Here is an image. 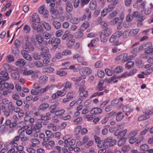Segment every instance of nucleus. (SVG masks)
I'll list each match as a JSON object with an SVG mask.
<instances>
[{
  "label": "nucleus",
  "mask_w": 153,
  "mask_h": 153,
  "mask_svg": "<svg viewBox=\"0 0 153 153\" xmlns=\"http://www.w3.org/2000/svg\"><path fill=\"white\" fill-rule=\"evenodd\" d=\"M11 76L13 79L15 80H18L19 79V74L18 72H15L12 73Z\"/></svg>",
  "instance_id": "37998d69"
},
{
  "label": "nucleus",
  "mask_w": 153,
  "mask_h": 153,
  "mask_svg": "<svg viewBox=\"0 0 153 153\" xmlns=\"http://www.w3.org/2000/svg\"><path fill=\"white\" fill-rule=\"evenodd\" d=\"M144 139V137L143 136L140 137L137 140V142L135 144L136 146H139L141 143L143 142Z\"/></svg>",
  "instance_id": "6e6d98bb"
},
{
  "label": "nucleus",
  "mask_w": 153,
  "mask_h": 153,
  "mask_svg": "<svg viewBox=\"0 0 153 153\" xmlns=\"http://www.w3.org/2000/svg\"><path fill=\"white\" fill-rule=\"evenodd\" d=\"M74 36L73 34H70L69 31L66 30L64 33V34L62 37V39L63 40H69L72 39Z\"/></svg>",
  "instance_id": "0eeeda50"
},
{
  "label": "nucleus",
  "mask_w": 153,
  "mask_h": 153,
  "mask_svg": "<svg viewBox=\"0 0 153 153\" xmlns=\"http://www.w3.org/2000/svg\"><path fill=\"white\" fill-rule=\"evenodd\" d=\"M114 3H113V4H109L108 5V7L105 9V10H107L108 12H110L114 10Z\"/></svg>",
  "instance_id": "13d9d810"
},
{
  "label": "nucleus",
  "mask_w": 153,
  "mask_h": 153,
  "mask_svg": "<svg viewBox=\"0 0 153 153\" xmlns=\"http://www.w3.org/2000/svg\"><path fill=\"white\" fill-rule=\"evenodd\" d=\"M134 63L133 62H128L126 65V67L127 69H129L134 66Z\"/></svg>",
  "instance_id": "ea45409f"
},
{
  "label": "nucleus",
  "mask_w": 153,
  "mask_h": 153,
  "mask_svg": "<svg viewBox=\"0 0 153 153\" xmlns=\"http://www.w3.org/2000/svg\"><path fill=\"white\" fill-rule=\"evenodd\" d=\"M10 143L12 144L13 148H14V149H16V153H18V151H19V146H18V144L16 142H15V141L11 142Z\"/></svg>",
  "instance_id": "7c9ffc66"
},
{
  "label": "nucleus",
  "mask_w": 153,
  "mask_h": 153,
  "mask_svg": "<svg viewBox=\"0 0 153 153\" xmlns=\"http://www.w3.org/2000/svg\"><path fill=\"white\" fill-rule=\"evenodd\" d=\"M108 36L105 35L104 33H102L100 35V39L102 42H106L108 40Z\"/></svg>",
  "instance_id": "79ce46f5"
},
{
  "label": "nucleus",
  "mask_w": 153,
  "mask_h": 153,
  "mask_svg": "<svg viewBox=\"0 0 153 153\" xmlns=\"http://www.w3.org/2000/svg\"><path fill=\"white\" fill-rule=\"evenodd\" d=\"M130 31L128 30H126L123 33V32L122 35L124 38H126L129 36Z\"/></svg>",
  "instance_id": "603ef678"
},
{
  "label": "nucleus",
  "mask_w": 153,
  "mask_h": 153,
  "mask_svg": "<svg viewBox=\"0 0 153 153\" xmlns=\"http://www.w3.org/2000/svg\"><path fill=\"white\" fill-rule=\"evenodd\" d=\"M75 92H71L68 93L67 95V97L69 98L71 100L73 98V95L74 94Z\"/></svg>",
  "instance_id": "338daca9"
},
{
  "label": "nucleus",
  "mask_w": 153,
  "mask_h": 153,
  "mask_svg": "<svg viewBox=\"0 0 153 153\" xmlns=\"http://www.w3.org/2000/svg\"><path fill=\"white\" fill-rule=\"evenodd\" d=\"M49 107V105L47 103H44L40 105L38 108L39 110H44Z\"/></svg>",
  "instance_id": "c756f323"
},
{
  "label": "nucleus",
  "mask_w": 153,
  "mask_h": 153,
  "mask_svg": "<svg viewBox=\"0 0 153 153\" xmlns=\"http://www.w3.org/2000/svg\"><path fill=\"white\" fill-rule=\"evenodd\" d=\"M90 0H80V5L82 7H83L85 5L88 4Z\"/></svg>",
  "instance_id": "bf43d9fd"
},
{
  "label": "nucleus",
  "mask_w": 153,
  "mask_h": 153,
  "mask_svg": "<svg viewBox=\"0 0 153 153\" xmlns=\"http://www.w3.org/2000/svg\"><path fill=\"white\" fill-rule=\"evenodd\" d=\"M139 15L138 12H134L132 14H129L127 15L126 17L127 20L128 21H131L134 18H138Z\"/></svg>",
  "instance_id": "f8f14e48"
},
{
  "label": "nucleus",
  "mask_w": 153,
  "mask_h": 153,
  "mask_svg": "<svg viewBox=\"0 0 153 153\" xmlns=\"http://www.w3.org/2000/svg\"><path fill=\"white\" fill-rule=\"evenodd\" d=\"M20 127L21 128L20 129V131L21 132V133L20 134V137L21 138V140L22 141H25L29 140V138L27 137H23L22 134V132H25V131L27 128V126H22L21 128V126H20Z\"/></svg>",
  "instance_id": "9b49d317"
},
{
  "label": "nucleus",
  "mask_w": 153,
  "mask_h": 153,
  "mask_svg": "<svg viewBox=\"0 0 153 153\" xmlns=\"http://www.w3.org/2000/svg\"><path fill=\"white\" fill-rule=\"evenodd\" d=\"M97 2L94 0H91L89 4V8L92 10H94L97 9Z\"/></svg>",
  "instance_id": "2eb2a0df"
},
{
  "label": "nucleus",
  "mask_w": 153,
  "mask_h": 153,
  "mask_svg": "<svg viewBox=\"0 0 153 153\" xmlns=\"http://www.w3.org/2000/svg\"><path fill=\"white\" fill-rule=\"evenodd\" d=\"M75 42V40L71 39L68 40V41L67 44V47L69 48H71L74 45Z\"/></svg>",
  "instance_id": "bb28decb"
},
{
  "label": "nucleus",
  "mask_w": 153,
  "mask_h": 153,
  "mask_svg": "<svg viewBox=\"0 0 153 153\" xmlns=\"http://www.w3.org/2000/svg\"><path fill=\"white\" fill-rule=\"evenodd\" d=\"M120 139L119 140L118 142V145L119 146H122L125 143L126 140V138H120Z\"/></svg>",
  "instance_id": "c9c22d12"
},
{
  "label": "nucleus",
  "mask_w": 153,
  "mask_h": 153,
  "mask_svg": "<svg viewBox=\"0 0 153 153\" xmlns=\"http://www.w3.org/2000/svg\"><path fill=\"white\" fill-rule=\"evenodd\" d=\"M119 102V101L118 100L115 99L111 101V105L113 106H115Z\"/></svg>",
  "instance_id": "774afa93"
},
{
  "label": "nucleus",
  "mask_w": 153,
  "mask_h": 153,
  "mask_svg": "<svg viewBox=\"0 0 153 153\" xmlns=\"http://www.w3.org/2000/svg\"><path fill=\"white\" fill-rule=\"evenodd\" d=\"M103 80L102 79L100 80L97 87V89L100 91H102L104 89V87L103 86Z\"/></svg>",
  "instance_id": "6ab92c4d"
},
{
  "label": "nucleus",
  "mask_w": 153,
  "mask_h": 153,
  "mask_svg": "<svg viewBox=\"0 0 153 153\" xmlns=\"http://www.w3.org/2000/svg\"><path fill=\"white\" fill-rule=\"evenodd\" d=\"M57 104H54L53 105H51L49 108V110L50 111V112L51 113L55 114V113L56 111L57 108Z\"/></svg>",
  "instance_id": "5701e85b"
},
{
  "label": "nucleus",
  "mask_w": 153,
  "mask_h": 153,
  "mask_svg": "<svg viewBox=\"0 0 153 153\" xmlns=\"http://www.w3.org/2000/svg\"><path fill=\"white\" fill-rule=\"evenodd\" d=\"M26 62L23 59H20V67H23L26 64Z\"/></svg>",
  "instance_id": "0e129e2a"
},
{
  "label": "nucleus",
  "mask_w": 153,
  "mask_h": 153,
  "mask_svg": "<svg viewBox=\"0 0 153 153\" xmlns=\"http://www.w3.org/2000/svg\"><path fill=\"white\" fill-rule=\"evenodd\" d=\"M5 124L7 125H9L10 128H12L16 126V124L15 122L11 123V120H7L5 122Z\"/></svg>",
  "instance_id": "a878e982"
},
{
  "label": "nucleus",
  "mask_w": 153,
  "mask_h": 153,
  "mask_svg": "<svg viewBox=\"0 0 153 153\" xmlns=\"http://www.w3.org/2000/svg\"><path fill=\"white\" fill-rule=\"evenodd\" d=\"M7 62L10 63L14 61V59L13 56L11 55H8L7 57Z\"/></svg>",
  "instance_id": "3c124183"
},
{
  "label": "nucleus",
  "mask_w": 153,
  "mask_h": 153,
  "mask_svg": "<svg viewBox=\"0 0 153 153\" xmlns=\"http://www.w3.org/2000/svg\"><path fill=\"white\" fill-rule=\"evenodd\" d=\"M31 27L39 34L42 33L43 32V28L40 25L33 23L31 24Z\"/></svg>",
  "instance_id": "f03ea898"
},
{
  "label": "nucleus",
  "mask_w": 153,
  "mask_h": 153,
  "mask_svg": "<svg viewBox=\"0 0 153 153\" xmlns=\"http://www.w3.org/2000/svg\"><path fill=\"white\" fill-rule=\"evenodd\" d=\"M31 142L33 143L32 146L33 147H35L36 145L40 143V141L39 140L36 139H33L30 140Z\"/></svg>",
  "instance_id": "f704fd0d"
},
{
  "label": "nucleus",
  "mask_w": 153,
  "mask_h": 153,
  "mask_svg": "<svg viewBox=\"0 0 153 153\" xmlns=\"http://www.w3.org/2000/svg\"><path fill=\"white\" fill-rule=\"evenodd\" d=\"M28 52L25 50H23L21 51V54L23 57L27 60L31 61L32 58L31 56L27 52Z\"/></svg>",
  "instance_id": "4468645a"
},
{
  "label": "nucleus",
  "mask_w": 153,
  "mask_h": 153,
  "mask_svg": "<svg viewBox=\"0 0 153 153\" xmlns=\"http://www.w3.org/2000/svg\"><path fill=\"white\" fill-rule=\"evenodd\" d=\"M82 72L84 74L88 75L91 73L92 70L88 68L85 67L82 70Z\"/></svg>",
  "instance_id": "393cba45"
},
{
  "label": "nucleus",
  "mask_w": 153,
  "mask_h": 153,
  "mask_svg": "<svg viewBox=\"0 0 153 153\" xmlns=\"http://www.w3.org/2000/svg\"><path fill=\"white\" fill-rule=\"evenodd\" d=\"M62 53V55L63 56H67L68 55H70L71 54V52L70 50L66 49L64 50Z\"/></svg>",
  "instance_id": "4d7b16f0"
},
{
  "label": "nucleus",
  "mask_w": 153,
  "mask_h": 153,
  "mask_svg": "<svg viewBox=\"0 0 153 153\" xmlns=\"http://www.w3.org/2000/svg\"><path fill=\"white\" fill-rule=\"evenodd\" d=\"M111 30L110 28L107 27H105L104 29V34L106 36H109L110 35L111 33Z\"/></svg>",
  "instance_id": "2f4dec72"
},
{
  "label": "nucleus",
  "mask_w": 153,
  "mask_h": 153,
  "mask_svg": "<svg viewBox=\"0 0 153 153\" xmlns=\"http://www.w3.org/2000/svg\"><path fill=\"white\" fill-rule=\"evenodd\" d=\"M116 59L117 60L124 62H125L127 61L128 60V58L127 56V54L125 53L117 56L116 58Z\"/></svg>",
  "instance_id": "1a4fd4ad"
},
{
  "label": "nucleus",
  "mask_w": 153,
  "mask_h": 153,
  "mask_svg": "<svg viewBox=\"0 0 153 153\" xmlns=\"http://www.w3.org/2000/svg\"><path fill=\"white\" fill-rule=\"evenodd\" d=\"M67 74V73L64 71H59L56 72V74L60 76H65Z\"/></svg>",
  "instance_id": "09e8293b"
},
{
  "label": "nucleus",
  "mask_w": 153,
  "mask_h": 153,
  "mask_svg": "<svg viewBox=\"0 0 153 153\" xmlns=\"http://www.w3.org/2000/svg\"><path fill=\"white\" fill-rule=\"evenodd\" d=\"M127 131V129L126 128L122 131H120L119 129H117L114 133V135L115 136H117L118 138H123V137L126 134Z\"/></svg>",
  "instance_id": "20e7f679"
},
{
  "label": "nucleus",
  "mask_w": 153,
  "mask_h": 153,
  "mask_svg": "<svg viewBox=\"0 0 153 153\" xmlns=\"http://www.w3.org/2000/svg\"><path fill=\"white\" fill-rule=\"evenodd\" d=\"M152 44L151 42H148L146 44H144L139 46V49L140 51L145 50L152 47Z\"/></svg>",
  "instance_id": "dca6fc26"
},
{
  "label": "nucleus",
  "mask_w": 153,
  "mask_h": 153,
  "mask_svg": "<svg viewBox=\"0 0 153 153\" xmlns=\"http://www.w3.org/2000/svg\"><path fill=\"white\" fill-rule=\"evenodd\" d=\"M60 40L59 38H54V39L53 47L56 48L58 47V45L60 43Z\"/></svg>",
  "instance_id": "473e14b6"
},
{
  "label": "nucleus",
  "mask_w": 153,
  "mask_h": 153,
  "mask_svg": "<svg viewBox=\"0 0 153 153\" xmlns=\"http://www.w3.org/2000/svg\"><path fill=\"white\" fill-rule=\"evenodd\" d=\"M102 110L99 108H95L91 111V113L94 114H99L102 112Z\"/></svg>",
  "instance_id": "412c9836"
},
{
  "label": "nucleus",
  "mask_w": 153,
  "mask_h": 153,
  "mask_svg": "<svg viewBox=\"0 0 153 153\" xmlns=\"http://www.w3.org/2000/svg\"><path fill=\"white\" fill-rule=\"evenodd\" d=\"M72 85V84L69 81L65 83V86L63 88L64 89V90H65L66 91V89H70Z\"/></svg>",
  "instance_id": "4c0bfd02"
},
{
  "label": "nucleus",
  "mask_w": 153,
  "mask_h": 153,
  "mask_svg": "<svg viewBox=\"0 0 153 153\" xmlns=\"http://www.w3.org/2000/svg\"><path fill=\"white\" fill-rule=\"evenodd\" d=\"M43 36L44 38L46 39H50L51 36V35L48 32H45L43 33Z\"/></svg>",
  "instance_id": "c03bdc74"
},
{
  "label": "nucleus",
  "mask_w": 153,
  "mask_h": 153,
  "mask_svg": "<svg viewBox=\"0 0 153 153\" xmlns=\"http://www.w3.org/2000/svg\"><path fill=\"white\" fill-rule=\"evenodd\" d=\"M12 52L16 56H19V48H13L12 49Z\"/></svg>",
  "instance_id": "a19ab883"
},
{
  "label": "nucleus",
  "mask_w": 153,
  "mask_h": 153,
  "mask_svg": "<svg viewBox=\"0 0 153 153\" xmlns=\"http://www.w3.org/2000/svg\"><path fill=\"white\" fill-rule=\"evenodd\" d=\"M65 111V110L64 109H61L59 110L57 109L54 114L56 116L60 115L63 114Z\"/></svg>",
  "instance_id": "864d4df0"
},
{
  "label": "nucleus",
  "mask_w": 153,
  "mask_h": 153,
  "mask_svg": "<svg viewBox=\"0 0 153 153\" xmlns=\"http://www.w3.org/2000/svg\"><path fill=\"white\" fill-rule=\"evenodd\" d=\"M52 24L54 27L56 29L60 28L61 26V23L58 21H54L52 22Z\"/></svg>",
  "instance_id": "4be33fe9"
},
{
  "label": "nucleus",
  "mask_w": 153,
  "mask_h": 153,
  "mask_svg": "<svg viewBox=\"0 0 153 153\" xmlns=\"http://www.w3.org/2000/svg\"><path fill=\"white\" fill-rule=\"evenodd\" d=\"M83 36V33L81 31H78L76 33L75 37L77 39H80Z\"/></svg>",
  "instance_id": "e433bc0d"
},
{
  "label": "nucleus",
  "mask_w": 153,
  "mask_h": 153,
  "mask_svg": "<svg viewBox=\"0 0 153 153\" xmlns=\"http://www.w3.org/2000/svg\"><path fill=\"white\" fill-rule=\"evenodd\" d=\"M33 72L32 70L27 71L25 68H22V69H20V73L24 75H30L33 74Z\"/></svg>",
  "instance_id": "ddd939ff"
},
{
  "label": "nucleus",
  "mask_w": 153,
  "mask_h": 153,
  "mask_svg": "<svg viewBox=\"0 0 153 153\" xmlns=\"http://www.w3.org/2000/svg\"><path fill=\"white\" fill-rule=\"evenodd\" d=\"M46 135L49 138H52L54 136L53 133L50 130H47L45 131Z\"/></svg>",
  "instance_id": "5fc2aeb1"
},
{
  "label": "nucleus",
  "mask_w": 153,
  "mask_h": 153,
  "mask_svg": "<svg viewBox=\"0 0 153 153\" xmlns=\"http://www.w3.org/2000/svg\"><path fill=\"white\" fill-rule=\"evenodd\" d=\"M140 148L141 150L144 151H147L149 148V146L145 144L141 145Z\"/></svg>",
  "instance_id": "58836bf2"
},
{
  "label": "nucleus",
  "mask_w": 153,
  "mask_h": 153,
  "mask_svg": "<svg viewBox=\"0 0 153 153\" xmlns=\"http://www.w3.org/2000/svg\"><path fill=\"white\" fill-rule=\"evenodd\" d=\"M30 22L31 24L33 23H39L40 22V19L38 15L35 13H34L30 19Z\"/></svg>",
  "instance_id": "423d86ee"
},
{
  "label": "nucleus",
  "mask_w": 153,
  "mask_h": 153,
  "mask_svg": "<svg viewBox=\"0 0 153 153\" xmlns=\"http://www.w3.org/2000/svg\"><path fill=\"white\" fill-rule=\"evenodd\" d=\"M123 32L122 31H118L116 32L114 34L117 38H120L122 35Z\"/></svg>",
  "instance_id": "680f3d73"
},
{
  "label": "nucleus",
  "mask_w": 153,
  "mask_h": 153,
  "mask_svg": "<svg viewBox=\"0 0 153 153\" xmlns=\"http://www.w3.org/2000/svg\"><path fill=\"white\" fill-rule=\"evenodd\" d=\"M97 74L98 76L100 77V78H102L103 77L104 74L105 73L104 71H102L100 70L98 71L97 72Z\"/></svg>",
  "instance_id": "69168bd1"
},
{
  "label": "nucleus",
  "mask_w": 153,
  "mask_h": 153,
  "mask_svg": "<svg viewBox=\"0 0 153 153\" xmlns=\"http://www.w3.org/2000/svg\"><path fill=\"white\" fill-rule=\"evenodd\" d=\"M42 23L45 29L47 31L50 30L51 29V26L49 23L46 22L45 21L42 22Z\"/></svg>",
  "instance_id": "cd10ccee"
},
{
  "label": "nucleus",
  "mask_w": 153,
  "mask_h": 153,
  "mask_svg": "<svg viewBox=\"0 0 153 153\" xmlns=\"http://www.w3.org/2000/svg\"><path fill=\"white\" fill-rule=\"evenodd\" d=\"M96 41L95 39H93L91 41L90 43L88 44V46L90 47V46L94 47L96 44Z\"/></svg>",
  "instance_id": "052dcab7"
},
{
  "label": "nucleus",
  "mask_w": 153,
  "mask_h": 153,
  "mask_svg": "<svg viewBox=\"0 0 153 153\" xmlns=\"http://www.w3.org/2000/svg\"><path fill=\"white\" fill-rule=\"evenodd\" d=\"M48 77L44 76H41L39 78V81L42 84H45L47 81Z\"/></svg>",
  "instance_id": "b1692460"
},
{
  "label": "nucleus",
  "mask_w": 153,
  "mask_h": 153,
  "mask_svg": "<svg viewBox=\"0 0 153 153\" xmlns=\"http://www.w3.org/2000/svg\"><path fill=\"white\" fill-rule=\"evenodd\" d=\"M12 97L13 99L17 100L16 104L18 106H19V100H18L19 98V93L16 92H13Z\"/></svg>",
  "instance_id": "aec40b11"
},
{
  "label": "nucleus",
  "mask_w": 153,
  "mask_h": 153,
  "mask_svg": "<svg viewBox=\"0 0 153 153\" xmlns=\"http://www.w3.org/2000/svg\"><path fill=\"white\" fill-rule=\"evenodd\" d=\"M64 33L63 30H59L56 31L55 35L56 37H59L61 36Z\"/></svg>",
  "instance_id": "de8ad7c7"
},
{
  "label": "nucleus",
  "mask_w": 153,
  "mask_h": 153,
  "mask_svg": "<svg viewBox=\"0 0 153 153\" xmlns=\"http://www.w3.org/2000/svg\"><path fill=\"white\" fill-rule=\"evenodd\" d=\"M26 48L25 50L27 52L32 51L34 50V48L33 44L29 42L28 39L25 40Z\"/></svg>",
  "instance_id": "6e6552de"
},
{
  "label": "nucleus",
  "mask_w": 153,
  "mask_h": 153,
  "mask_svg": "<svg viewBox=\"0 0 153 153\" xmlns=\"http://www.w3.org/2000/svg\"><path fill=\"white\" fill-rule=\"evenodd\" d=\"M124 115L122 114L121 112H119L117 114L116 120L118 121H120L124 117Z\"/></svg>",
  "instance_id": "72a5a7b5"
},
{
  "label": "nucleus",
  "mask_w": 153,
  "mask_h": 153,
  "mask_svg": "<svg viewBox=\"0 0 153 153\" xmlns=\"http://www.w3.org/2000/svg\"><path fill=\"white\" fill-rule=\"evenodd\" d=\"M42 121L41 120H39L36 122V124L34 126H31V128L33 131L35 130L37 133H39L40 131L39 129L42 127Z\"/></svg>",
  "instance_id": "7ed1b4c3"
},
{
  "label": "nucleus",
  "mask_w": 153,
  "mask_h": 153,
  "mask_svg": "<svg viewBox=\"0 0 153 153\" xmlns=\"http://www.w3.org/2000/svg\"><path fill=\"white\" fill-rule=\"evenodd\" d=\"M1 76H0V79L1 81L0 82V85L2 89L3 88H6L7 89L10 88L13 89L14 88V86L13 84H9L4 82V81L7 80L9 79L8 76V72L6 71H2L0 73Z\"/></svg>",
  "instance_id": "f257e3e1"
},
{
  "label": "nucleus",
  "mask_w": 153,
  "mask_h": 153,
  "mask_svg": "<svg viewBox=\"0 0 153 153\" xmlns=\"http://www.w3.org/2000/svg\"><path fill=\"white\" fill-rule=\"evenodd\" d=\"M24 32L26 33H28L30 32V27L27 25H25L23 28Z\"/></svg>",
  "instance_id": "8fccbe9b"
},
{
  "label": "nucleus",
  "mask_w": 153,
  "mask_h": 153,
  "mask_svg": "<svg viewBox=\"0 0 153 153\" xmlns=\"http://www.w3.org/2000/svg\"><path fill=\"white\" fill-rule=\"evenodd\" d=\"M117 142V141L114 140L111 137H108L106 138L104 140V145L105 143H108L106 145L110 146H112L114 145Z\"/></svg>",
  "instance_id": "39448f33"
},
{
  "label": "nucleus",
  "mask_w": 153,
  "mask_h": 153,
  "mask_svg": "<svg viewBox=\"0 0 153 153\" xmlns=\"http://www.w3.org/2000/svg\"><path fill=\"white\" fill-rule=\"evenodd\" d=\"M36 39L40 44H42L44 41V38L40 36H36Z\"/></svg>",
  "instance_id": "a18cd8bd"
},
{
  "label": "nucleus",
  "mask_w": 153,
  "mask_h": 153,
  "mask_svg": "<svg viewBox=\"0 0 153 153\" xmlns=\"http://www.w3.org/2000/svg\"><path fill=\"white\" fill-rule=\"evenodd\" d=\"M123 68L120 66L117 67L114 69V72L116 73H119L122 72L123 71Z\"/></svg>",
  "instance_id": "49530a36"
},
{
  "label": "nucleus",
  "mask_w": 153,
  "mask_h": 153,
  "mask_svg": "<svg viewBox=\"0 0 153 153\" xmlns=\"http://www.w3.org/2000/svg\"><path fill=\"white\" fill-rule=\"evenodd\" d=\"M94 138L96 143L97 144V146L99 148H102L104 146V140H102L100 137L95 136H94Z\"/></svg>",
  "instance_id": "9d476101"
},
{
  "label": "nucleus",
  "mask_w": 153,
  "mask_h": 153,
  "mask_svg": "<svg viewBox=\"0 0 153 153\" xmlns=\"http://www.w3.org/2000/svg\"><path fill=\"white\" fill-rule=\"evenodd\" d=\"M73 6L71 3L68 1L67 2L65 7L66 12L70 13L73 10Z\"/></svg>",
  "instance_id": "f3484780"
},
{
  "label": "nucleus",
  "mask_w": 153,
  "mask_h": 153,
  "mask_svg": "<svg viewBox=\"0 0 153 153\" xmlns=\"http://www.w3.org/2000/svg\"><path fill=\"white\" fill-rule=\"evenodd\" d=\"M79 95L81 97H87L88 95V91H85L82 92H80Z\"/></svg>",
  "instance_id": "e2e57ef3"
},
{
  "label": "nucleus",
  "mask_w": 153,
  "mask_h": 153,
  "mask_svg": "<svg viewBox=\"0 0 153 153\" xmlns=\"http://www.w3.org/2000/svg\"><path fill=\"white\" fill-rule=\"evenodd\" d=\"M7 108L9 112L10 113H12L13 111L14 107L12 102H9L7 105Z\"/></svg>",
  "instance_id": "c85d7f7f"
},
{
  "label": "nucleus",
  "mask_w": 153,
  "mask_h": 153,
  "mask_svg": "<svg viewBox=\"0 0 153 153\" xmlns=\"http://www.w3.org/2000/svg\"><path fill=\"white\" fill-rule=\"evenodd\" d=\"M44 56V53H35L33 55V58L36 60L40 59L42 57L43 58Z\"/></svg>",
  "instance_id": "a211bd4d"
}]
</instances>
